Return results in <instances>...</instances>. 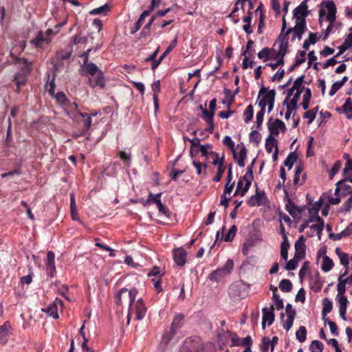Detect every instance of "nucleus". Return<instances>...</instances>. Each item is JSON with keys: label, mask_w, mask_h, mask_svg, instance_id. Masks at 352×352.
<instances>
[{"label": "nucleus", "mask_w": 352, "mask_h": 352, "mask_svg": "<svg viewBox=\"0 0 352 352\" xmlns=\"http://www.w3.org/2000/svg\"><path fill=\"white\" fill-rule=\"evenodd\" d=\"M138 291L135 289L129 290L128 294V299L129 301V311L127 315V324L130 322V319L133 314L135 315V320H142L146 313V307L142 298L135 301Z\"/></svg>", "instance_id": "1"}, {"label": "nucleus", "mask_w": 352, "mask_h": 352, "mask_svg": "<svg viewBox=\"0 0 352 352\" xmlns=\"http://www.w3.org/2000/svg\"><path fill=\"white\" fill-rule=\"evenodd\" d=\"M82 76H90L89 78V85L91 87H99L100 89L105 87L104 76L103 72L98 67L93 63L82 65Z\"/></svg>", "instance_id": "2"}, {"label": "nucleus", "mask_w": 352, "mask_h": 352, "mask_svg": "<svg viewBox=\"0 0 352 352\" xmlns=\"http://www.w3.org/2000/svg\"><path fill=\"white\" fill-rule=\"evenodd\" d=\"M254 162L255 160H254L252 164L248 166L247 172L244 175V176L241 177L239 179L236 185V189L234 193V196H236L239 194L241 197H243L249 190L252 184V181L254 178L252 168Z\"/></svg>", "instance_id": "3"}, {"label": "nucleus", "mask_w": 352, "mask_h": 352, "mask_svg": "<svg viewBox=\"0 0 352 352\" xmlns=\"http://www.w3.org/2000/svg\"><path fill=\"white\" fill-rule=\"evenodd\" d=\"M234 267V261L232 259H228L226 263L221 267L212 271L208 275V279L214 283H219L227 276L230 275Z\"/></svg>", "instance_id": "4"}, {"label": "nucleus", "mask_w": 352, "mask_h": 352, "mask_svg": "<svg viewBox=\"0 0 352 352\" xmlns=\"http://www.w3.org/2000/svg\"><path fill=\"white\" fill-rule=\"evenodd\" d=\"M176 321V316L173 317L171 326L167 328L162 338V340L158 346V349L162 352H165L170 344L171 340L174 339L175 335L176 327L175 322Z\"/></svg>", "instance_id": "5"}, {"label": "nucleus", "mask_w": 352, "mask_h": 352, "mask_svg": "<svg viewBox=\"0 0 352 352\" xmlns=\"http://www.w3.org/2000/svg\"><path fill=\"white\" fill-rule=\"evenodd\" d=\"M321 8L319 10V21H321V19L325 15V10L323 8H325L328 10V14L327 15V20L329 22V23H333L336 19V6L333 1L324 0L321 3Z\"/></svg>", "instance_id": "6"}, {"label": "nucleus", "mask_w": 352, "mask_h": 352, "mask_svg": "<svg viewBox=\"0 0 352 352\" xmlns=\"http://www.w3.org/2000/svg\"><path fill=\"white\" fill-rule=\"evenodd\" d=\"M179 352H204L200 338L198 337L186 338L183 342Z\"/></svg>", "instance_id": "7"}, {"label": "nucleus", "mask_w": 352, "mask_h": 352, "mask_svg": "<svg viewBox=\"0 0 352 352\" xmlns=\"http://www.w3.org/2000/svg\"><path fill=\"white\" fill-rule=\"evenodd\" d=\"M307 30L306 21L305 19H296V25L294 28L287 29V34L293 32L292 41H294L297 38L299 41L301 40L302 34Z\"/></svg>", "instance_id": "8"}, {"label": "nucleus", "mask_w": 352, "mask_h": 352, "mask_svg": "<svg viewBox=\"0 0 352 352\" xmlns=\"http://www.w3.org/2000/svg\"><path fill=\"white\" fill-rule=\"evenodd\" d=\"M285 196L283 201L285 203V210L289 213L291 216L295 217L298 214H300L302 210L298 207L289 198L288 191L284 189Z\"/></svg>", "instance_id": "9"}, {"label": "nucleus", "mask_w": 352, "mask_h": 352, "mask_svg": "<svg viewBox=\"0 0 352 352\" xmlns=\"http://www.w3.org/2000/svg\"><path fill=\"white\" fill-rule=\"evenodd\" d=\"M267 201V198L265 192L264 191H258L256 190V194L249 199L248 204L251 207H254L255 206H261L265 205Z\"/></svg>", "instance_id": "10"}, {"label": "nucleus", "mask_w": 352, "mask_h": 352, "mask_svg": "<svg viewBox=\"0 0 352 352\" xmlns=\"http://www.w3.org/2000/svg\"><path fill=\"white\" fill-rule=\"evenodd\" d=\"M274 307L273 305H271L270 308L264 307L262 309L263 313V318H262V327L264 329L265 327V324L267 322V324L270 326L274 321L275 314L274 312Z\"/></svg>", "instance_id": "11"}, {"label": "nucleus", "mask_w": 352, "mask_h": 352, "mask_svg": "<svg viewBox=\"0 0 352 352\" xmlns=\"http://www.w3.org/2000/svg\"><path fill=\"white\" fill-rule=\"evenodd\" d=\"M46 270L47 275L54 277L56 274L55 254L52 251H49L47 254L45 261Z\"/></svg>", "instance_id": "12"}, {"label": "nucleus", "mask_w": 352, "mask_h": 352, "mask_svg": "<svg viewBox=\"0 0 352 352\" xmlns=\"http://www.w3.org/2000/svg\"><path fill=\"white\" fill-rule=\"evenodd\" d=\"M211 154L214 156V159L213 160L212 164L214 165H218L217 172L214 177L213 178V181L218 182L221 180L222 175L225 171V167L223 164V160L219 161L218 155L215 153L211 152Z\"/></svg>", "instance_id": "13"}, {"label": "nucleus", "mask_w": 352, "mask_h": 352, "mask_svg": "<svg viewBox=\"0 0 352 352\" xmlns=\"http://www.w3.org/2000/svg\"><path fill=\"white\" fill-rule=\"evenodd\" d=\"M16 63L21 65L19 73L22 75L28 76L32 70V63L28 60L24 58H19L16 60Z\"/></svg>", "instance_id": "14"}, {"label": "nucleus", "mask_w": 352, "mask_h": 352, "mask_svg": "<svg viewBox=\"0 0 352 352\" xmlns=\"http://www.w3.org/2000/svg\"><path fill=\"white\" fill-rule=\"evenodd\" d=\"M300 95V91H296L292 99L290 100L289 103L287 104V109L285 113V118L287 120L289 118L292 111L296 110Z\"/></svg>", "instance_id": "15"}, {"label": "nucleus", "mask_w": 352, "mask_h": 352, "mask_svg": "<svg viewBox=\"0 0 352 352\" xmlns=\"http://www.w3.org/2000/svg\"><path fill=\"white\" fill-rule=\"evenodd\" d=\"M339 113H344L348 119H352V100L348 98L343 105L336 109Z\"/></svg>", "instance_id": "16"}, {"label": "nucleus", "mask_w": 352, "mask_h": 352, "mask_svg": "<svg viewBox=\"0 0 352 352\" xmlns=\"http://www.w3.org/2000/svg\"><path fill=\"white\" fill-rule=\"evenodd\" d=\"M10 329V324L8 321L0 325V345H5L8 342Z\"/></svg>", "instance_id": "17"}, {"label": "nucleus", "mask_w": 352, "mask_h": 352, "mask_svg": "<svg viewBox=\"0 0 352 352\" xmlns=\"http://www.w3.org/2000/svg\"><path fill=\"white\" fill-rule=\"evenodd\" d=\"M307 8L308 6L305 4V2H301L300 4L294 10V17L296 19H297V18L305 19V17L308 14Z\"/></svg>", "instance_id": "18"}, {"label": "nucleus", "mask_w": 352, "mask_h": 352, "mask_svg": "<svg viewBox=\"0 0 352 352\" xmlns=\"http://www.w3.org/2000/svg\"><path fill=\"white\" fill-rule=\"evenodd\" d=\"M65 106H68V115L71 118L77 119L78 116L85 118L86 115H85L78 109V104L76 102H69Z\"/></svg>", "instance_id": "19"}, {"label": "nucleus", "mask_w": 352, "mask_h": 352, "mask_svg": "<svg viewBox=\"0 0 352 352\" xmlns=\"http://www.w3.org/2000/svg\"><path fill=\"white\" fill-rule=\"evenodd\" d=\"M50 40L45 37L43 31H39L37 36L30 41V43L36 47H43L44 45L48 44Z\"/></svg>", "instance_id": "20"}, {"label": "nucleus", "mask_w": 352, "mask_h": 352, "mask_svg": "<svg viewBox=\"0 0 352 352\" xmlns=\"http://www.w3.org/2000/svg\"><path fill=\"white\" fill-rule=\"evenodd\" d=\"M286 28H287V23H286V20L285 19V16H283L281 32L276 39V42L278 43L279 45H280V43H283V44L286 43V44L289 45L288 36L289 34H287V30L285 31Z\"/></svg>", "instance_id": "21"}, {"label": "nucleus", "mask_w": 352, "mask_h": 352, "mask_svg": "<svg viewBox=\"0 0 352 352\" xmlns=\"http://www.w3.org/2000/svg\"><path fill=\"white\" fill-rule=\"evenodd\" d=\"M176 43V37L172 41L171 44L166 48V50L163 52V54L160 56L157 61H155L151 65V69L153 71H155V69L159 66L162 60L167 56L168 54H169L170 52H171L173 48L175 46Z\"/></svg>", "instance_id": "22"}, {"label": "nucleus", "mask_w": 352, "mask_h": 352, "mask_svg": "<svg viewBox=\"0 0 352 352\" xmlns=\"http://www.w3.org/2000/svg\"><path fill=\"white\" fill-rule=\"evenodd\" d=\"M276 94V93L274 89H271L258 101V106L261 108L260 110L265 111L266 106L268 104L267 100H270L269 98H275Z\"/></svg>", "instance_id": "23"}, {"label": "nucleus", "mask_w": 352, "mask_h": 352, "mask_svg": "<svg viewBox=\"0 0 352 352\" xmlns=\"http://www.w3.org/2000/svg\"><path fill=\"white\" fill-rule=\"evenodd\" d=\"M300 240H303V236H301L300 239L296 241L294 247L296 250V254L294 256H296V258H303L305 255V245L303 242H300Z\"/></svg>", "instance_id": "24"}, {"label": "nucleus", "mask_w": 352, "mask_h": 352, "mask_svg": "<svg viewBox=\"0 0 352 352\" xmlns=\"http://www.w3.org/2000/svg\"><path fill=\"white\" fill-rule=\"evenodd\" d=\"M316 221L317 222V223L311 225L310 226V228L317 232L318 239L320 240L322 232L324 227V222L323 219L318 214L316 216Z\"/></svg>", "instance_id": "25"}, {"label": "nucleus", "mask_w": 352, "mask_h": 352, "mask_svg": "<svg viewBox=\"0 0 352 352\" xmlns=\"http://www.w3.org/2000/svg\"><path fill=\"white\" fill-rule=\"evenodd\" d=\"M290 247L288 239L286 234H284V239L280 244V256L285 261H287L288 258V250Z\"/></svg>", "instance_id": "26"}, {"label": "nucleus", "mask_w": 352, "mask_h": 352, "mask_svg": "<svg viewBox=\"0 0 352 352\" xmlns=\"http://www.w3.org/2000/svg\"><path fill=\"white\" fill-rule=\"evenodd\" d=\"M336 254L338 255L340 263L344 266L345 268H349V254L342 252L340 248H336L335 250Z\"/></svg>", "instance_id": "27"}, {"label": "nucleus", "mask_w": 352, "mask_h": 352, "mask_svg": "<svg viewBox=\"0 0 352 352\" xmlns=\"http://www.w3.org/2000/svg\"><path fill=\"white\" fill-rule=\"evenodd\" d=\"M333 309V302L331 300H329L328 298H324L322 300V315L323 319H326L325 316L327 314L330 313L332 311Z\"/></svg>", "instance_id": "28"}, {"label": "nucleus", "mask_w": 352, "mask_h": 352, "mask_svg": "<svg viewBox=\"0 0 352 352\" xmlns=\"http://www.w3.org/2000/svg\"><path fill=\"white\" fill-rule=\"evenodd\" d=\"M299 54L300 58H296L295 63L289 68L287 72L291 73L295 70L298 66L305 61L306 52L305 50L300 51Z\"/></svg>", "instance_id": "29"}, {"label": "nucleus", "mask_w": 352, "mask_h": 352, "mask_svg": "<svg viewBox=\"0 0 352 352\" xmlns=\"http://www.w3.org/2000/svg\"><path fill=\"white\" fill-rule=\"evenodd\" d=\"M274 148H275V149L278 148L277 140L272 135H269L265 140L266 151L268 153H271Z\"/></svg>", "instance_id": "30"}, {"label": "nucleus", "mask_w": 352, "mask_h": 352, "mask_svg": "<svg viewBox=\"0 0 352 352\" xmlns=\"http://www.w3.org/2000/svg\"><path fill=\"white\" fill-rule=\"evenodd\" d=\"M334 265L333 261L328 256L324 255L322 257L321 269L322 271L327 272L330 271Z\"/></svg>", "instance_id": "31"}, {"label": "nucleus", "mask_w": 352, "mask_h": 352, "mask_svg": "<svg viewBox=\"0 0 352 352\" xmlns=\"http://www.w3.org/2000/svg\"><path fill=\"white\" fill-rule=\"evenodd\" d=\"M84 114L86 115V116H85V118H84V120H83L84 124H83V128L82 129V130L80 131V135L82 136L89 134V129L92 124V119L89 116V114H87V113H84Z\"/></svg>", "instance_id": "32"}, {"label": "nucleus", "mask_w": 352, "mask_h": 352, "mask_svg": "<svg viewBox=\"0 0 352 352\" xmlns=\"http://www.w3.org/2000/svg\"><path fill=\"white\" fill-rule=\"evenodd\" d=\"M272 50L273 49H270L267 47H264L258 53V58L262 59L264 62L274 59V56H271V52Z\"/></svg>", "instance_id": "33"}, {"label": "nucleus", "mask_w": 352, "mask_h": 352, "mask_svg": "<svg viewBox=\"0 0 352 352\" xmlns=\"http://www.w3.org/2000/svg\"><path fill=\"white\" fill-rule=\"evenodd\" d=\"M28 77V76H27L22 75V74L19 73V72L15 75L14 78V82H15V84L17 87V89L16 91V93H19L21 86L25 85Z\"/></svg>", "instance_id": "34"}, {"label": "nucleus", "mask_w": 352, "mask_h": 352, "mask_svg": "<svg viewBox=\"0 0 352 352\" xmlns=\"http://www.w3.org/2000/svg\"><path fill=\"white\" fill-rule=\"evenodd\" d=\"M187 253L183 248H177V266H183L186 263Z\"/></svg>", "instance_id": "35"}, {"label": "nucleus", "mask_w": 352, "mask_h": 352, "mask_svg": "<svg viewBox=\"0 0 352 352\" xmlns=\"http://www.w3.org/2000/svg\"><path fill=\"white\" fill-rule=\"evenodd\" d=\"M311 98V91L309 88L305 89V93L303 95L302 107L304 110H307L309 106V101Z\"/></svg>", "instance_id": "36"}, {"label": "nucleus", "mask_w": 352, "mask_h": 352, "mask_svg": "<svg viewBox=\"0 0 352 352\" xmlns=\"http://www.w3.org/2000/svg\"><path fill=\"white\" fill-rule=\"evenodd\" d=\"M70 210L71 215L73 220H78V217L77 214L76 205L75 201V197L74 194L70 195Z\"/></svg>", "instance_id": "37"}, {"label": "nucleus", "mask_w": 352, "mask_h": 352, "mask_svg": "<svg viewBox=\"0 0 352 352\" xmlns=\"http://www.w3.org/2000/svg\"><path fill=\"white\" fill-rule=\"evenodd\" d=\"M318 41L317 35L316 33L310 32L309 34V38L307 39H305L302 47L306 51L309 49L310 44H315Z\"/></svg>", "instance_id": "38"}, {"label": "nucleus", "mask_w": 352, "mask_h": 352, "mask_svg": "<svg viewBox=\"0 0 352 352\" xmlns=\"http://www.w3.org/2000/svg\"><path fill=\"white\" fill-rule=\"evenodd\" d=\"M297 160V155L295 152L290 153L284 161V165L291 169L293 166L294 163Z\"/></svg>", "instance_id": "39"}, {"label": "nucleus", "mask_w": 352, "mask_h": 352, "mask_svg": "<svg viewBox=\"0 0 352 352\" xmlns=\"http://www.w3.org/2000/svg\"><path fill=\"white\" fill-rule=\"evenodd\" d=\"M296 339L300 342H304L307 338V329L305 327L300 326L296 332Z\"/></svg>", "instance_id": "40"}, {"label": "nucleus", "mask_w": 352, "mask_h": 352, "mask_svg": "<svg viewBox=\"0 0 352 352\" xmlns=\"http://www.w3.org/2000/svg\"><path fill=\"white\" fill-rule=\"evenodd\" d=\"M279 288L283 292H289L292 289V283L288 279H283L279 283Z\"/></svg>", "instance_id": "41"}, {"label": "nucleus", "mask_w": 352, "mask_h": 352, "mask_svg": "<svg viewBox=\"0 0 352 352\" xmlns=\"http://www.w3.org/2000/svg\"><path fill=\"white\" fill-rule=\"evenodd\" d=\"M47 314L54 319L58 318V307L54 302L51 303L46 309Z\"/></svg>", "instance_id": "42"}, {"label": "nucleus", "mask_w": 352, "mask_h": 352, "mask_svg": "<svg viewBox=\"0 0 352 352\" xmlns=\"http://www.w3.org/2000/svg\"><path fill=\"white\" fill-rule=\"evenodd\" d=\"M288 45L286 43H280L279 45V50L274 56V59L282 58L284 59L285 56L287 53Z\"/></svg>", "instance_id": "43"}, {"label": "nucleus", "mask_w": 352, "mask_h": 352, "mask_svg": "<svg viewBox=\"0 0 352 352\" xmlns=\"http://www.w3.org/2000/svg\"><path fill=\"white\" fill-rule=\"evenodd\" d=\"M305 79V75H302L299 76L296 80L294 82V89H296V91H300V94L302 93L303 90L305 89V87L302 86V83Z\"/></svg>", "instance_id": "44"}, {"label": "nucleus", "mask_w": 352, "mask_h": 352, "mask_svg": "<svg viewBox=\"0 0 352 352\" xmlns=\"http://www.w3.org/2000/svg\"><path fill=\"white\" fill-rule=\"evenodd\" d=\"M56 98L58 103L62 105H66L67 104L69 103V100L67 99L66 95L63 91H58L56 94H54V96H53Z\"/></svg>", "instance_id": "45"}, {"label": "nucleus", "mask_w": 352, "mask_h": 352, "mask_svg": "<svg viewBox=\"0 0 352 352\" xmlns=\"http://www.w3.org/2000/svg\"><path fill=\"white\" fill-rule=\"evenodd\" d=\"M254 116V108L252 104H249L243 112L244 121L248 123L252 120Z\"/></svg>", "instance_id": "46"}, {"label": "nucleus", "mask_w": 352, "mask_h": 352, "mask_svg": "<svg viewBox=\"0 0 352 352\" xmlns=\"http://www.w3.org/2000/svg\"><path fill=\"white\" fill-rule=\"evenodd\" d=\"M200 109L202 111V118L206 122V123L214 121V112L207 110L206 109H203L202 106H200Z\"/></svg>", "instance_id": "47"}, {"label": "nucleus", "mask_w": 352, "mask_h": 352, "mask_svg": "<svg viewBox=\"0 0 352 352\" xmlns=\"http://www.w3.org/2000/svg\"><path fill=\"white\" fill-rule=\"evenodd\" d=\"M323 348V344L318 340L312 341L309 346L311 352H322Z\"/></svg>", "instance_id": "48"}, {"label": "nucleus", "mask_w": 352, "mask_h": 352, "mask_svg": "<svg viewBox=\"0 0 352 352\" xmlns=\"http://www.w3.org/2000/svg\"><path fill=\"white\" fill-rule=\"evenodd\" d=\"M299 259H300V258H296V256H294L292 259H290L287 262L285 267V270L288 271L295 270L298 267Z\"/></svg>", "instance_id": "49"}, {"label": "nucleus", "mask_w": 352, "mask_h": 352, "mask_svg": "<svg viewBox=\"0 0 352 352\" xmlns=\"http://www.w3.org/2000/svg\"><path fill=\"white\" fill-rule=\"evenodd\" d=\"M272 119H270L267 123L268 130L270 133V135H278L279 134L278 126L275 123V120L271 122Z\"/></svg>", "instance_id": "50"}, {"label": "nucleus", "mask_w": 352, "mask_h": 352, "mask_svg": "<svg viewBox=\"0 0 352 352\" xmlns=\"http://www.w3.org/2000/svg\"><path fill=\"white\" fill-rule=\"evenodd\" d=\"M338 284L337 285V290H338V295L337 296H342L344 295L346 292V281L345 279H341V278H338Z\"/></svg>", "instance_id": "51"}, {"label": "nucleus", "mask_w": 352, "mask_h": 352, "mask_svg": "<svg viewBox=\"0 0 352 352\" xmlns=\"http://www.w3.org/2000/svg\"><path fill=\"white\" fill-rule=\"evenodd\" d=\"M246 155H247V150L244 146H243V148L239 151V159L237 161L238 165L239 166H241V167L245 166V160L246 158Z\"/></svg>", "instance_id": "52"}, {"label": "nucleus", "mask_w": 352, "mask_h": 352, "mask_svg": "<svg viewBox=\"0 0 352 352\" xmlns=\"http://www.w3.org/2000/svg\"><path fill=\"white\" fill-rule=\"evenodd\" d=\"M154 20H155V16H151L149 21L143 28V29L140 33V34L142 37H146L148 35H150V34H151L150 28H151V26L153 22L154 21Z\"/></svg>", "instance_id": "53"}, {"label": "nucleus", "mask_w": 352, "mask_h": 352, "mask_svg": "<svg viewBox=\"0 0 352 352\" xmlns=\"http://www.w3.org/2000/svg\"><path fill=\"white\" fill-rule=\"evenodd\" d=\"M236 231H237L236 226V225L232 226L231 228H230V230H228V232H227V234H226V236L224 237V241H227V242L232 241L236 233Z\"/></svg>", "instance_id": "54"}, {"label": "nucleus", "mask_w": 352, "mask_h": 352, "mask_svg": "<svg viewBox=\"0 0 352 352\" xmlns=\"http://www.w3.org/2000/svg\"><path fill=\"white\" fill-rule=\"evenodd\" d=\"M109 11V7L107 4L102 6L99 8H95L89 12V14L91 15H96L102 13H107Z\"/></svg>", "instance_id": "55"}, {"label": "nucleus", "mask_w": 352, "mask_h": 352, "mask_svg": "<svg viewBox=\"0 0 352 352\" xmlns=\"http://www.w3.org/2000/svg\"><path fill=\"white\" fill-rule=\"evenodd\" d=\"M261 140V135L256 130H253L250 133V141L251 142H254L255 144L258 145Z\"/></svg>", "instance_id": "56"}, {"label": "nucleus", "mask_w": 352, "mask_h": 352, "mask_svg": "<svg viewBox=\"0 0 352 352\" xmlns=\"http://www.w3.org/2000/svg\"><path fill=\"white\" fill-rule=\"evenodd\" d=\"M118 156L124 162L126 166L129 167L131 166V159L129 154L126 153L125 151H120Z\"/></svg>", "instance_id": "57"}, {"label": "nucleus", "mask_w": 352, "mask_h": 352, "mask_svg": "<svg viewBox=\"0 0 352 352\" xmlns=\"http://www.w3.org/2000/svg\"><path fill=\"white\" fill-rule=\"evenodd\" d=\"M270 343H272V342L268 337H263L262 339V342L260 345V349L261 352H267L270 346H271Z\"/></svg>", "instance_id": "58"}, {"label": "nucleus", "mask_w": 352, "mask_h": 352, "mask_svg": "<svg viewBox=\"0 0 352 352\" xmlns=\"http://www.w3.org/2000/svg\"><path fill=\"white\" fill-rule=\"evenodd\" d=\"M343 175L346 177L352 175V159L347 160L342 171Z\"/></svg>", "instance_id": "59"}, {"label": "nucleus", "mask_w": 352, "mask_h": 352, "mask_svg": "<svg viewBox=\"0 0 352 352\" xmlns=\"http://www.w3.org/2000/svg\"><path fill=\"white\" fill-rule=\"evenodd\" d=\"M33 271L32 267H29V274L21 278V282L23 284L30 285L32 281Z\"/></svg>", "instance_id": "60"}, {"label": "nucleus", "mask_w": 352, "mask_h": 352, "mask_svg": "<svg viewBox=\"0 0 352 352\" xmlns=\"http://www.w3.org/2000/svg\"><path fill=\"white\" fill-rule=\"evenodd\" d=\"M128 289L126 288H122L119 290L118 293L116 295V303L118 305H122V296L125 294L126 298H128V294H129Z\"/></svg>", "instance_id": "61"}, {"label": "nucleus", "mask_w": 352, "mask_h": 352, "mask_svg": "<svg viewBox=\"0 0 352 352\" xmlns=\"http://www.w3.org/2000/svg\"><path fill=\"white\" fill-rule=\"evenodd\" d=\"M277 61L274 63H266L263 68H265L266 67H270L272 70H275L276 68H278L279 66H283L285 64L284 59L282 58H276Z\"/></svg>", "instance_id": "62"}, {"label": "nucleus", "mask_w": 352, "mask_h": 352, "mask_svg": "<svg viewBox=\"0 0 352 352\" xmlns=\"http://www.w3.org/2000/svg\"><path fill=\"white\" fill-rule=\"evenodd\" d=\"M336 300L339 303V308H347L349 300L344 295L337 296Z\"/></svg>", "instance_id": "63"}, {"label": "nucleus", "mask_w": 352, "mask_h": 352, "mask_svg": "<svg viewBox=\"0 0 352 352\" xmlns=\"http://www.w3.org/2000/svg\"><path fill=\"white\" fill-rule=\"evenodd\" d=\"M352 46V34H349L346 38L344 43L340 45L341 51H346L348 48Z\"/></svg>", "instance_id": "64"}]
</instances>
